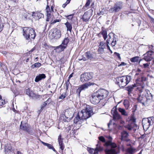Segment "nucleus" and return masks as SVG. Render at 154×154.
Instances as JSON below:
<instances>
[{"mask_svg":"<svg viewBox=\"0 0 154 154\" xmlns=\"http://www.w3.org/2000/svg\"><path fill=\"white\" fill-rule=\"evenodd\" d=\"M65 25H66L67 29H72V26L71 24L69 23V22H66L65 24Z\"/></svg>","mask_w":154,"mask_h":154,"instance_id":"obj_40","label":"nucleus"},{"mask_svg":"<svg viewBox=\"0 0 154 154\" xmlns=\"http://www.w3.org/2000/svg\"><path fill=\"white\" fill-rule=\"evenodd\" d=\"M111 112L112 113L113 112V119H119L121 118L120 116L118 113L117 111L116 108H113L111 111Z\"/></svg>","mask_w":154,"mask_h":154,"instance_id":"obj_16","label":"nucleus"},{"mask_svg":"<svg viewBox=\"0 0 154 154\" xmlns=\"http://www.w3.org/2000/svg\"><path fill=\"white\" fill-rule=\"evenodd\" d=\"M90 17V15L89 14L85 12L84 14L82 19L84 21L87 22L89 20Z\"/></svg>","mask_w":154,"mask_h":154,"instance_id":"obj_26","label":"nucleus"},{"mask_svg":"<svg viewBox=\"0 0 154 154\" xmlns=\"http://www.w3.org/2000/svg\"><path fill=\"white\" fill-rule=\"evenodd\" d=\"M114 34L112 33H110L108 34V37H109V38H111V36H113L114 37Z\"/></svg>","mask_w":154,"mask_h":154,"instance_id":"obj_55","label":"nucleus"},{"mask_svg":"<svg viewBox=\"0 0 154 154\" xmlns=\"http://www.w3.org/2000/svg\"><path fill=\"white\" fill-rule=\"evenodd\" d=\"M85 56L88 59L91 60L93 58L92 54L89 52H87L85 53Z\"/></svg>","mask_w":154,"mask_h":154,"instance_id":"obj_33","label":"nucleus"},{"mask_svg":"<svg viewBox=\"0 0 154 154\" xmlns=\"http://www.w3.org/2000/svg\"><path fill=\"white\" fill-rule=\"evenodd\" d=\"M146 80V78L141 76V78H138L136 80V82L140 84L141 85L144 83Z\"/></svg>","mask_w":154,"mask_h":154,"instance_id":"obj_23","label":"nucleus"},{"mask_svg":"<svg viewBox=\"0 0 154 154\" xmlns=\"http://www.w3.org/2000/svg\"><path fill=\"white\" fill-rule=\"evenodd\" d=\"M108 93V91L106 90L100 89L92 94L90 99V101L94 104H97L100 100L106 98Z\"/></svg>","mask_w":154,"mask_h":154,"instance_id":"obj_2","label":"nucleus"},{"mask_svg":"<svg viewBox=\"0 0 154 154\" xmlns=\"http://www.w3.org/2000/svg\"><path fill=\"white\" fill-rule=\"evenodd\" d=\"M65 17L68 19L71 20L72 18L73 15L71 14L67 16H65Z\"/></svg>","mask_w":154,"mask_h":154,"instance_id":"obj_47","label":"nucleus"},{"mask_svg":"<svg viewBox=\"0 0 154 154\" xmlns=\"http://www.w3.org/2000/svg\"><path fill=\"white\" fill-rule=\"evenodd\" d=\"M60 20L59 19H56L54 20L53 22L54 23H56L57 22H59Z\"/></svg>","mask_w":154,"mask_h":154,"instance_id":"obj_62","label":"nucleus"},{"mask_svg":"<svg viewBox=\"0 0 154 154\" xmlns=\"http://www.w3.org/2000/svg\"><path fill=\"white\" fill-rule=\"evenodd\" d=\"M42 143L44 145L47 146L48 148L49 149H51L52 147H53V146L51 144L45 143L43 142H42Z\"/></svg>","mask_w":154,"mask_h":154,"instance_id":"obj_41","label":"nucleus"},{"mask_svg":"<svg viewBox=\"0 0 154 154\" xmlns=\"http://www.w3.org/2000/svg\"><path fill=\"white\" fill-rule=\"evenodd\" d=\"M122 3L121 2H116L113 7H111L109 9V11L112 13L117 12L120 11L122 8Z\"/></svg>","mask_w":154,"mask_h":154,"instance_id":"obj_7","label":"nucleus"},{"mask_svg":"<svg viewBox=\"0 0 154 154\" xmlns=\"http://www.w3.org/2000/svg\"><path fill=\"white\" fill-rule=\"evenodd\" d=\"M26 94L28 95L29 97H33L34 96V94L32 91H31L29 88L26 90Z\"/></svg>","mask_w":154,"mask_h":154,"instance_id":"obj_30","label":"nucleus"},{"mask_svg":"<svg viewBox=\"0 0 154 154\" xmlns=\"http://www.w3.org/2000/svg\"><path fill=\"white\" fill-rule=\"evenodd\" d=\"M49 35L55 39L59 38L61 35L60 29H51L49 32Z\"/></svg>","mask_w":154,"mask_h":154,"instance_id":"obj_10","label":"nucleus"},{"mask_svg":"<svg viewBox=\"0 0 154 154\" xmlns=\"http://www.w3.org/2000/svg\"><path fill=\"white\" fill-rule=\"evenodd\" d=\"M51 101V98H48V99L47 100H46L47 103H48V104H50Z\"/></svg>","mask_w":154,"mask_h":154,"instance_id":"obj_60","label":"nucleus"},{"mask_svg":"<svg viewBox=\"0 0 154 154\" xmlns=\"http://www.w3.org/2000/svg\"><path fill=\"white\" fill-rule=\"evenodd\" d=\"M131 79V76L125 75L117 77L115 79L116 83L120 87H123L128 84Z\"/></svg>","mask_w":154,"mask_h":154,"instance_id":"obj_4","label":"nucleus"},{"mask_svg":"<svg viewBox=\"0 0 154 154\" xmlns=\"http://www.w3.org/2000/svg\"><path fill=\"white\" fill-rule=\"evenodd\" d=\"M137 87L136 85L134 84L128 86L126 88V90L128 91V94L129 96H131V94L134 88Z\"/></svg>","mask_w":154,"mask_h":154,"instance_id":"obj_14","label":"nucleus"},{"mask_svg":"<svg viewBox=\"0 0 154 154\" xmlns=\"http://www.w3.org/2000/svg\"><path fill=\"white\" fill-rule=\"evenodd\" d=\"M100 142H98L95 149L88 148V150L89 152L91 154H98V152H101L103 150V148L100 145Z\"/></svg>","mask_w":154,"mask_h":154,"instance_id":"obj_8","label":"nucleus"},{"mask_svg":"<svg viewBox=\"0 0 154 154\" xmlns=\"http://www.w3.org/2000/svg\"><path fill=\"white\" fill-rule=\"evenodd\" d=\"M5 104V102L4 100L2 99V97L0 95V106H2Z\"/></svg>","mask_w":154,"mask_h":154,"instance_id":"obj_43","label":"nucleus"},{"mask_svg":"<svg viewBox=\"0 0 154 154\" xmlns=\"http://www.w3.org/2000/svg\"><path fill=\"white\" fill-rule=\"evenodd\" d=\"M69 84H70V82H69V79H68L67 80V82H66V87L67 89V88H68V87L69 86Z\"/></svg>","mask_w":154,"mask_h":154,"instance_id":"obj_56","label":"nucleus"},{"mask_svg":"<svg viewBox=\"0 0 154 154\" xmlns=\"http://www.w3.org/2000/svg\"><path fill=\"white\" fill-rule=\"evenodd\" d=\"M51 13H52V12L51 11L47 12V16H48V17H51Z\"/></svg>","mask_w":154,"mask_h":154,"instance_id":"obj_54","label":"nucleus"},{"mask_svg":"<svg viewBox=\"0 0 154 154\" xmlns=\"http://www.w3.org/2000/svg\"><path fill=\"white\" fill-rule=\"evenodd\" d=\"M123 104L126 109H128L129 106V103L128 100H125L123 102Z\"/></svg>","mask_w":154,"mask_h":154,"instance_id":"obj_36","label":"nucleus"},{"mask_svg":"<svg viewBox=\"0 0 154 154\" xmlns=\"http://www.w3.org/2000/svg\"><path fill=\"white\" fill-rule=\"evenodd\" d=\"M69 42V39L68 37L65 38L61 44L66 47H67L68 43Z\"/></svg>","mask_w":154,"mask_h":154,"instance_id":"obj_29","label":"nucleus"},{"mask_svg":"<svg viewBox=\"0 0 154 154\" xmlns=\"http://www.w3.org/2000/svg\"><path fill=\"white\" fill-rule=\"evenodd\" d=\"M101 33L103 35L104 39L105 40L107 37V31H106V30L105 29L102 30L101 31Z\"/></svg>","mask_w":154,"mask_h":154,"instance_id":"obj_38","label":"nucleus"},{"mask_svg":"<svg viewBox=\"0 0 154 154\" xmlns=\"http://www.w3.org/2000/svg\"><path fill=\"white\" fill-rule=\"evenodd\" d=\"M32 16L36 19H39L44 17V15L40 12H32Z\"/></svg>","mask_w":154,"mask_h":154,"instance_id":"obj_15","label":"nucleus"},{"mask_svg":"<svg viewBox=\"0 0 154 154\" xmlns=\"http://www.w3.org/2000/svg\"><path fill=\"white\" fill-rule=\"evenodd\" d=\"M146 94L145 95L147 99V101L150 103L153 98V95L148 90H146Z\"/></svg>","mask_w":154,"mask_h":154,"instance_id":"obj_17","label":"nucleus"},{"mask_svg":"<svg viewBox=\"0 0 154 154\" xmlns=\"http://www.w3.org/2000/svg\"><path fill=\"white\" fill-rule=\"evenodd\" d=\"M118 110L122 115L126 116L128 115L127 112H126L125 109L123 108H119Z\"/></svg>","mask_w":154,"mask_h":154,"instance_id":"obj_31","label":"nucleus"},{"mask_svg":"<svg viewBox=\"0 0 154 154\" xmlns=\"http://www.w3.org/2000/svg\"><path fill=\"white\" fill-rule=\"evenodd\" d=\"M46 106V105H45V103H44L42 105V106H41V109L40 110H39V112H41L43 110V108L45 107V106Z\"/></svg>","mask_w":154,"mask_h":154,"instance_id":"obj_50","label":"nucleus"},{"mask_svg":"<svg viewBox=\"0 0 154 154\" xmlns=\"http://www.w3.org/2000/svg\"><path fill=\"white\" fill-rule=\"evenodd\" d=\"M136 151L137 150L136 149L131 146L128 148L126 149V152L127 153L129 154H134Z\"/></svg>","mask_w":154,"mask_h":154,"instance_id":"obj_21","label":"nucleus"},{"mask_svg":"<svg viewBox=\"0 0 154 154\" xmlns=\"http://www.w3.org/2000/svg\"><path fill=\"white\" fill-rule=\"evenodd\" d=\"M23 30V35L26 39H29L30 38L29 35V29Z\"/></svg>","mask_w":154,"mask_h":154,"instance_id":"obj_25","label":"nucleus"},{"mask_svg":"<svg viewBox=\"0 0 154 154\" xmlns=\"http://www.w3.org/2000/svg\"><path fill=\"white\" fill-rule=\"evenodd\" d=\"M107 45V49L109 51H110V53L111 54H112V51L110 49V47H109V45Z\"/></svg>","mask_w":154,"mask_h":154,"instance_id":"obj_59","label":"nucleus"},{"mask_svg":"<svg viewBox=\"0 0 154 154\" xmlns=\"http://www.w3.org/2000/svg\"><path fill=\"white\" fill-rule=\"evenodd\" d=\"M154 118L153 116L149 117L147 118H143V123L146 122L148 124L149 126H151L152 122L153 119Z\"/></svg>","mask_w":154,"mask_h":154,"instance_id":"obj_19","label":"nucleus"},{"mask_svg":"<svg viewBox=\"0 0 154 154\" xmlns=\"http://www.w3.org/2000/svg\"><path fill=\"white\" fill-rule=\"evenodd\" d=\"M153 52L152 51H149L148 52H147V53H146L145 54H148V55L149 56V57H152V53Z\"/></svg>","mask_w":154,"mask_h":154,"instance_id":"obj_48","label":"nucleus"},{"mask_svg":"<svg viewBox=\"0 0 154 154\" xmlns=\"http://www.w3.org/2000/svg\"><path fill=\"white\" fill-rule=\"evenodd\" d=\"M139 57L138 56H135L132 58L130 60V61L132 63L137 62L139 59Z\"/></svg>","mask_w":154,"mask_h":154,"instance_id":"obj_34","label":"nucleus"},{"mask_svg":"<svg viewBox=\"0 0 154 154\" xmlns=\"http://www.w3.org/2000/svg\"><path fill=\"white\" fill-rule=\"evenodd\" d=\"M51 11L52 12V15H53L54 14V7L53 6H51Z\"/></svg>","mask_w":154,"mask_h":154,"instance_id":"obj_61","label":"nucleus"},{"mask_svg":"<svg viewBox=\"0 0 154 154\" xmlns=\"http://www.w3.org/2000/svg\"><path fill=\"white\" fill-rule=\"evenodd\" d=\"M91 0H87L86 2L85 5V7H87L90 4Z\"/></svg>","mask_w":154,"mask_h":154,"instance_id":"obj_45","label":"nucleus"},{"mask_svg":"<svg viewBox=\"0 0 154 154\" xmlns=\"http://www.w3.org/2000/svg\"><path fill=\"white\" fill-rule=\"evenodd\" d=\"M121 139L122 140H124L128 136V133L125 131H123L121 133Z\"/></svg>","mask_w":154,"mask_h":154,"instance_id":"obj_27","label":"nucleus"},{"mask_svg":"<svg viewBox=\"0 0 154 154\" xmlns=\"http://www.w3.org/2000/svg\"><path fill=\"white\" fill-rule=\"evenodd\" d=\"M143 56H144L143 59L146 61H149L152 59V57L148 55L147 54H144Z\"/></svg>","mask_w":154,"mask_h":154,"instance_id":"obj_32","label":"nucleus"},{"mask_svg":"<svg viewBox=\"0 0 154 154\" xmlns=\"http://www.w3.org/2000/svg\"><path fill=\"white\" fill-rule=\"evenodd\" d=\"M66 97V94L63 93L59 97V98L61 99H63Z\"/></svg>","mask_w":154,"mask_h":154,"instance_id":"obj_46","label":"nucleus"},{"mask_svg":"<svg viewBox=\"0 0 154 154\" xmlns=\"http://www.w3.org/2000/svg\"><path fill=\"white\" fill-rule=\"evenodd\" d=\"M142 124L143 128H145L147 130L150 126H149L148 124L146 122H145L144 123H143V121H142Z\"/></svg>","mask_w":154,"mask_h":154,"instance_id":"obj_42","label":"nucleus"},{"mask_svg":"<svg viewBox=\"0 0 154 154\" xmlns=\"http://www.w3.org/2000/svg\"><path fill=\"white\" fill-rule=\"evenodd\" d=\"M94 83L88 82L85 83L82 85L77 89L76 91V93L79 97H80V93L83 90L87 88L89 86L91 85H93Z\"/></svg>","mask_w":154,"mask_h":154,"instance_id":"obj_9","label":"nucleus"},{"mask_svg":"<svg viewBox=\"0 0 154 154\" xmlns=\"http://www.w3.org/2000/svg\"><path fill=\"white\" fill-rule=\"evenodd\" d=\"M108 138L109 140L106 142L105 144L106 146H110V149H105V151L106 154H117L119 152V149L117 147L116 144L112 142V137L109 136Z\"/></svg>","mask_w":154,"mask_h":154,"instance_id":"obj_3","label":"nucleus"},{"mask_svg":"<svg viewBox=\"0 0 154 154\" xmlns=\"http://www.w3.org/2000/svg\"><path fill=\"white\" fill-rule=\"evenodd\" d=\"M4 27L3 23L1 19H0V29H3Z\"/></svg>","mask_w":154,"mask_h":154,"instance_id":"obj_49","label":"nucleus"},{"mask_svg":"<svg viewBox=\"0 0 154 154\" xmlns=\"http://www.w3.org/2000/svg\"><path fill=\"white\" fill-rule=\"evenodd\" d=\"M112 38H108L106 40V45H109V42L112 41Z\"/></svg>","mask_w":154,"mask_h":154,"instance_id":"obj_52","label":"nucleus"},{"mask_svg":"<svg viewBox=\"0 0 154 154\" xmlns=\"http://www.w3.org/2000/svg\"><path fill=\"white\" fill-rule=\"evenodd\" d=\"M63 139H62V138L61 135L60 134L58 136V138L60 149H61V151H59L60 152H62V151L63 150L64 148V145L63 143Z\"/></svg>","mask_w":154,"mask_h":154,"instance_id":"obj_13","label":"nucleus"},{"mask_svg":"<svg viewBox=\"0 0 154 154\" xmlns=\"http://www.w3.org/2000/svg\"><path fill=\"white\" fill-rule=\"evenodd\" d=\"M81 119H81V116L79 112H78L77 114L76 117L74 119V122L75 124H77L78 123L79 121Z\"/></svg>","mask_w":154,"mask_h":154,"instance_id":"obj_28","label":"nucleus"},{"mask_svg":"<svg viewBox=\"0 0 154 154\" xmlns=\"http://www.w3.org/2000/svg\"><path fill=\"white\" fill-rule=\"evenodd\" d=\"M54 50L57 52H60L64 50L66 47L61 44L58 46L53 47Z\"/></svg>","mask_w":154,"mask_h":154,"instance_id":"obj_18","label":"nucleus"},{"mask_svg":"<svg viewBox=\"0 0 154 154\" xmlns=\"http://www.w3.org/2000/svg\"><path fill=\"white\" fill-rule=\"evenodd\" d=\"M116 44V38L114 36V37L112 40L111 45L112 46H114Z\"/></svg>","mask_w":154,"mask_h":154,"instance_id":"obj_39","label":"nucleus"},{"mask_svg":"<svg viewBox=\"0 0 154 154\" xmlns=\"http://www.w3.org/2000/svg\"><path fill=\"white\" fill-rule=\"evenodd\" d=\"M28 125L27 123H23V122H21V124L20 125V128L21 129L25 131H26L28 132Z\"/></svg>","mask_w":154,"mask_h":154,"instance_id":"obj_22","label":"nucleus"},{"mask_svg":"<svg viewBox=\"0 0 154 154\" xmlns=\"http://www.w3.org/2000/svg\"><path fill=\"white\" fill-rule=\"evenodd\" d=\"M127 128L129 130H131L132 129V127L130 125L128 126Z\"/></svg>","mask_w":154,"mask_h":154,"instance_id":"obj_63","label":"nucleus"},{"mask_svg":"<svg viewBox=\"0 0 154 154\" xmlns=\"http://www.w3.org/2000/svg\"><path fill=\"white\" fill-rule=\"evenodd\" d=\"M67 113H68V112L66 111L64 115H63L61 117L63 118V119L64 122L67 121L68 120L67 119L69 118V116L66 115Z\"/></svg>","mask_w":154,"mask_h":154,"instance_id":"obj_37","label":"nucleus"},{"mask_svg":"<svg viewBox=\"0 0 154 154\" xmlns=\"http://www.w3.org/2000/svg\"><path fill=\"white\" fill-rule=\"evenodd\" d=\"M114 54H115V55L119 59H121L120 56V54L119 53H117L116 52H114Z\"/></svg>","mask_w":154,"mask_h":154,"instance_id":"obj_57","label":"nucleus"},{"mask_svg":"<svg viewBox=\"0 0 154 154\" xmlns=\"http://www.w3.org/2000/svg\"><path fill=\"white\" fill-rule=\"evenodd\" d=\"M29 35L30 38L29 39H34L36 36V34L34 29H29Z\"/></svg>","mask_w":154,"mask_h":154,"instance_id":"obj_24","label":"nucleus"},{"mask_svg":"<svg viewBox=\"0 0 154 154\" xmlns=\"http://www.w3.org/2000/svg\"><path fill=\"white\" fill-rule=\"evenodd\" d=\"M93 76V73L92 72H85L81 75L80 80L82 82H85L91 79Z\"/></svg>","mask_w":154,"mask_h":154,"instance_id":"obj_6","label":"nucleus"},{"mask_svg":"<svg viewBox=\"0 0 154 154\" xmlns=\"http://www.w3.org/2000/svg\"><path fill=\"white\" fill-rule=\"evenodd\" d=\"M42 65L41 64L39 63V62H37V63H35L34 64H32L31 66V68L32 69H34L35 68H38L40 67Z\"/></svg>","mask_w":154,"mask_h":154,"instance_id":"obj_35","label":"nucleus"},{"mask_svg":"<svg viewBox=\"0 0 154 154\" xmlns=\"http://www.w3.org/2000/svg\"><path fill=\"white\" fill-rule=\"evenodd\" d=\"M82 120L87 119L94 114L92 108L89 105H86L85 109L79 112Z\"/></svg>","mask_w":154,"mask_h":154,"instance_id":"obj_5","label":"nucleus"},{"mask_svg":"<svg viewBox=\"0 0 154 154\" xmlns=\"http://www.w3.org/2000/svg\"><path fill=\"white\" fill-rule=\"evenodd\" d=\"M138 101L142 103L143 106L148 105L149 103V101H147L146 97L143 95L139 96L137 98Z\"/></svg>","mask_w":154,"mask_h":154,"instance_id":"obj_11","label":"nucleus"},{"mask_svg":"<svg viewBox=\"0 0 154 154\" xmlns=\"http://www.w3.org/2000/svg\"><path fill=\"white\" fill-rule=\"evenodd\" d=\"M108 93V91L106 90L100 89L92 94L90 99V101L94 104H97L100 100L106 98Z\"/></svg>","mask_w":154,"mask_h":154,"instance_id":"obj_1","label":"nucleus"},{"mask_svg":"<svg viewBox=\"0 0 154 154\" xmlns=\"http://www.w3.org/2000/svg\"><path fill=\"white\" fill-rule=\"evenodd\" d=\"M99 140L102 142H105L106 141L105 138L103 136H100L99 137Z\"/></svg>","mask_w":154,"mask_h":154,"instance_id":"obj_44","label":"nucleus"},{"mask_svg":"<svg viewBox=\"0 0 154 154\" xmlns=\"http://www.w3.org/2000/svg\"><path fill=\"white\" fill-rule=\"evenodd\" d=\"M106 44L105 42H101L100 43L98 46L99 48L98 51L99 53L103 54L104 51V49L106 48Z\"/></svg>","mask_w":154,"mask_h":154,"instance_id":"obj_12","label":"nucleus"},{"mask_svg":"<svg viewBox=\"0 0 154 154\" xmlns=\"http://www.w3.org/2000/svg\"><path fill=\"white\" fill-rule=\"evenodd\" d=\"M148 16L151 19V22H152V23H154V19L153 18H152V17H151L149 14H148Z\"/></svg>","mask_w":154,"mask_h":154,"instance_id":"obj_53","label":"nucleus"},{"mask_svg":"<svg viewBox=\"0 0 154 154\" xmlns=\"http://www.w3.org/2000/svg\"><path fill=\"white\" fill-rule=\"evenodd\" d=\"M46 76L44 74H40L36 76L35 81V82H38L43 79H45Z\"/></svg>","mask_w":154,"mask_h":154,"instance_id":"obj_20","label":"nucleus"},{"mask_svg":"<svg viewBox=\"0 0 154 154\" xmlns=\"http://www.w3.org/2000/svg\"><path fill=\"white\" fill-rule=\"evenodd\" d=\"M149 65V63H144L143 64V66L144 68H147Z\"/></svg>","mask_w":154,"mask_h":154,"instance_id":"obj_58","label":"nucleus"},{"mask_svg":"<svg viewBox=\"0 0 154 154\" xmlns=\"http://www.w3.org/2000/svg\"><path fill=\"white\" fill-rule=\"evenodd\" d=\"M51 149H52L55 152H56V153L57 154H58V153L55 150V149L54 148V147H53V146L52 147V148Z\"/></svg>","mask_w":154,"mask_h":154,"instance_id":"obj_64","label":"nucleus"},{"mask_svg":"<svg viewBox=\"0 0 154 154\" xmlns=\"http://www.w3.org/2000/svg\"><path fill=\"white\" fill-rule=\"evenodd\" d=\"M45 10L46 11V13L49 11L50 12V11H51L50 10L49 6L48 5L47 6Z\"/></svg>","mask_w":154,"mask_h":154,"instance_id":"obj_51","label":"nucleus"}]
</instances>
